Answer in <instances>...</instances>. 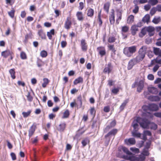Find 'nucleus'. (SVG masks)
Masks as SVG:
<instances>
[{"instance_id":"f257e3e1","label":"nucleus","mask_w":161,"mask_h":161,"mask_svg":"<svg viewBox=\"0 0 161 161\" xmlns=\"http://www.w3.org/2000/svg\"><path fill=\"white\" fill-rule=\"evenodd\" d=\"M137 47L132 46L125 47L123 50V53L127 57H130L136 51Z\"/></svg>"},{"instance_id":"f03ea898","label":"nucleus","mask_w":161,"mask_h":161,"mask_svg":"<svg viewBox=\"0 0 161 161\" xmlns=\"http://www.w3.org/2000/svg\"><path fill=\"white\" fill-rule=\"evenodd\" d=\"M136 121L138 122L140 126L144 129L147 128L150 124V121L145 118L137 117L136 118Z\"/></svg>"},{"instance_id":"7ed1b4c3","label":"nucleus","mask_w":161,"mask_h":161,"mask_svg":"<svg viewBox=\"0 0 161 161\" xmlns=\"http://www.w3.org/2000/svg\"><path fill=\"white\" fill-rule=\"evenodd\" d=\"M113 69V66L110 63H108L107 65H106L104 68L103 72L105 73H108L109 74L111 71Z\"/></svg>"},{"instance_id":"20e7f679","label":"nucleus","mask_w":161,"mask_h":161,"mask_svg":"<svg viewBox=\"0 0 161 161\" xmlns=\"http://www.w3.org/2000/svg\"><path fill=\"white\" fill-rule=\"evenodd\" d=\"M138 63L135 60L134 58H133L130 60L129 61L128 66L127 69L128 70H130L131 69L133 66L136 64Z\"/></svg>"},{"instance_id":"39448f33","label":"nucleus","mask_w":161,"mask_h":161,"mask_svg":"<svg viewBox=\"0 0 161 161\" xmlns=\"http://www.w3.org/2000/svg\"><path fill=\"white\" fill-rule=\"evenodd\" d=\"M144 81L143 80H141L139 82H137V91L139 92H141L144 86Z\"/></svg>"},{"instance_id":"423d86ee","label":"nucleus","mask_w":161,"mask_h":161,"mask_svg":"<svg viewBox=\"0 0 161 161\" xmlns=\"http://www.w3.org/2000/svg\"><path fill=\"white\" fill-rule=\"evenodd\" d=\"M80 46L83 51H86L87 50L88 46L85 39H82L81 40Z\"/></svg>"},{"instance_id":"0eeeda50","label":"nucleus","mask_w":161,"mask_h":161,"mask_svg":"<svg viewBox=\"0 0 161 161\" xmlns=\"http://www.w3.org/2000/svg\"><path fill=\"white\" fill-rule=\"evenodd\" d=\"M147 49V47L146 46L142 47L139 50V54L142 57H145L146 52Z\"/></svg>"},{"instance_id":"6e6552de","label":"nucleus","mask_w":161,"mask_h":161,"mask_svg":"<svg viewBox=\"0 0 161 161\" xmlns=\"http://www.w3.org/2000/svg\"><path fill=\"white\" fill-rule=\"evenodd\" d=\"M70 20L71 18L70 17H67L64 24V28L67 30L69 29L70 28L72 24Z\"/></svg>"},{"instance_id":"1a4fd4ad","label":"nucleus","mask_w":161,"mask_h":161,"mask_svg":"<svg viewBox=\"0 0 161 161\" xmlns=\"http://www.w3.org/2000/svg\"><path fill=\"white\" fill-rule=\"evenodd\" d=\"M118 130L116 129H113L110 131L105 136V138L108 137L110 139L112 136H114L117 132Z\"/></svg>"},{"instance_id":"9d476101","label":"nucleus","mask_w":161,"mask_h":161,"mask_svg":"<svg viewBox=\"0 0 161 161\" xmlns=\"http://www.w3.org/2000/svg\"><path fill=\"white\" fill-rule=\"evenodd\" d=\"M146 27L147 32H148L149 36H153L154 34L155 29L154 27L152 26H149Z\"/></svg>"},{"instance_id":"9b49d317","label":"nucleus","mask_w":161,"mask_h":161,"mask_svg":"<svg viewBox=\"0 0 161 161\" xmlns=\"http://www.w3.org/2000/svg\"><path fill=\"white\" fill-rule=\"evenodd\" d=\"M148 109L152 111H157L158 109V105L154 103H151L149 104L148 106Z\"/></svg>"},{"instance_id":"f8f14e48","label":"nucleus","mask_w":161,"mask_h":161,"mask_svg":"<svg viewBox=\"0 0 161 161\" xmlns=\"http://www.w3.org/2000/svg\"><path fill=\"white\" fill-rule=\"evenodd\" d=\"M122 150L125 153L128 155H129V156L128 157H127L126 159H130L131 157H132L133 154L132 153L130 152L127 148L125 147H122Z\"/></svg>"},{"instance_id":"ddd939ff","label":"nucleus","mask_w":161,"mask_h":161,"mask_svg":"<svg viewBox=\"0 0 161 161\" xmlns=\"http://www.w3.org/2000/svg\"><path fill=\"white\" fill-rule=\"evenodd\" d=\"M109 19L111 25L114 23L115 21L114 11L113 9L111 10V14L109 16Z\"/></svg>"},{"instance_id":"4468645a","label":"nucleus","mask_w":161,"mask_h":161,"mask_svg":"<svg viewBox=\"0 0 161 161\" xmlns=\"http://www.w3.org/2000/svg\"><path fill=\"white\" fill-rule=\"evenodd\" d=\"M117 18L116 20V23L117 24H119V21L121 20L122 18V12L121 10L119 9H117Z\"/></svg>"},{"instance_id":"2eb2a0df","label":"nucleus","mask_w":161,"mask_h":161,"mask_svg":"<svg viewBox=\"0 0 161 161\" xmlns=\"http://www.w3.org/2000/svg\"><path fill=\"white\" fill-rule=\"evenodd\" d=\"M36 128V125L33 124L30 128L29 130V136L30 138L34 134Z\"/></svg>"},{"instance_id":"dca6fc26","label":"nucleus","mask_w":161,"mask_h":161,"mask_svg":"<svg viewBox=\"0 0 161 161\" xmlns=\"http://www.w3.org/2000/svg\"><path fill=\"white\" fill-rule=\"evenodd\" d=\"M116 124V122L115 120L112 121L109 125L107 126L104 130V132H107L110 128L114 127Z\"/></svg>"},{"instance_id":"f3484780","label":"nucleus","mask_w":161,"mask_h":161,"mask_svg":"<svg viewBox=\"0 0 161 161\" xmlns=\"http://www.w3.org/2000/svg\"><path fill=\"white\" fill-rule=\"evenodd\" d=\"M148 91L149 92L153 94H156L158 93L157 89L154 87H148Z\"/></svg>"},{"instance_id":"a211bd4d","label":"nucleus","mask_w":161,"mask_h":161,"mask_svg":"<svg viewBox=\"0 0 161 161\" xmlns=\"http://www.w3.org/2000/svg\"><path fill=\"white\" fill-rule=\"evenodd\" d=\"M125 142L128 145H133L135 144L136 141L134 138H130L128 139L125 140Z\"/></svg>"},{"instance_id":"6ab92c4d","label":"nucleus","mask_w":161,"mask_h":161,"mask_svg":"<svg viewBox=\"0 0 161 161\" xmlns=\"http://www.w3.org/2000/svg\"><path fill=\"white\" fill-rule=\"evenodd\" d=\"M97 50L99 54L103 56L106 54V51L104 47H98L97 48Z\"/></svg>"},{"instance_id":"aec40b11","label":"nucleus","mask_w":161,"mask_h":161,"mask_svg":"<svg viewBox=\"0 0 161 161\" xmlns=\"http://www.w3.org/2000/svg\"><path fill=\"white\" fill-rule=\"evenodd\" d=\"M138 31L137 26L136 25H133L131 29V33L132 35L134 36L136 33V31Z\"/></svg>"},{"instance_id":"412c9836","label":"nucleus","mask_w":161,"mask_h":161,"mask_svg":"<svg viewBox=\"0 0 161 161\" xmlns=\"http://www.w3.org/2000/svg\"><path fill=\"white\" fill-rule=\"evenodd\" d=\"M82 105V97L81 96H79L77 97V100L76 105L78 108H80Z\"/></svg>"},{"instance_id":"4be33fe9","label":"nucleus","mask_w":161,"mask_h":161,"mask_svg":"<svg viewBox=\"0 0 161 161\" xmlns=\"http://www.w3.org/2000/svg\"><path fill=\"white\" fill-rule=\"evenodd\" d=\"M149 99L152 101L157 102L160 100L159 97L157 96H151L149 97Z\"/></svg>"},{"instance_id":"5701e85b","label":"nucleus","mask_w":161,"mask_h":161,"mask_svg":"<svg viewBox=\"0 0 161 161\" xmlns=\"http://www.w3.org/2000/svg\"><path fill=\"white\" fill-rule=\"evenodd\" d=\"M138 122L136 120H134L132 123V125L134 128V130L137 131L139 129Z\"/></svg>"},{"instance_id":"b1692460","label":"nucleus","mask_w":161,"mask_h":161,"mask_svg":"<svg viewBox=\"0 0 161 161\" xmlns=\"http://www.w3.org/2000/svg\"><path fill=\"white\" fill-rule=\"evenodd\" d=\"M150 19V15L148 14H146L142 18V21L144 23H148L149 22Z\"/></svg>"},{"instance_id":"393cba45","label":"nucleus","mask_w":161,"mask_h":161,"mask_svg":"<svg viewBox=\"0 0 161 161\" xmlns=\"http://www.w3.org/2000/svg\"><path fill=\"white\" fill-rule=\"evenodd\" d=\"M11 54V52L9 50H6L2 52L1 55L4 58H6Z\"/></svg>"},{"instance_id":"a878e982","label":"nucleus","mask_w":161,"mask_h":161,"mask_svg":"<svg viewBox=\"0 0 161 161\" xmlns=\"http://www.w3.org/2000/svg\"><path fill=\"white\" fill-rule=\"evenodd\" d=\"M147 31V30L146 27L143 28L141 30L140 33L139 34V36L140 37H142L146 35Z\"/></svg>"},{"instance_id":"bb28decb","label":"nucleus","mask_w":161,"mask_h":161,"mask_svg":"<svg viewBox=\"0 0 161 161\" xmlns=\"http://www.w3.org/2000/svg\"><path fill=\"white\" fill-rule=\"evenodd\" d=\"M66 124L65 123H63L60 124L59 125L58 130L60 131H63L65 129Z\"/></svg>"},{"instance_id":"cd10ccee","label":"nucleus","mask_w":161,"mask_h":161,"mask_svg":"<svg viewBox=\"0 0 161 161\" xmlns=\"http://www.w3.org/2000/svg\"><path fill=\"white\" fill-rule=\"evenodd\" d=\"M38 35L42 39H45L46 37L45 34L43 32L42 30H39L38 31Z\"/></svg>"},{"instance_id":"c85d7f7f","label":"nucleus","mask_w":161,"mask_h":161,"mask_svg":"<svg viewBox=\"0 0 161 161\" xmlns=\"http://www.w3.org/2000/svg\"><path fill=\"white\" fill-rule=\"evenodd\" d=\"M128 99H126V100L124 101L123 103L120 106L119 108L121 110H122L124 109L125 106H126L127 103H128Z\"/></svg>"},{"instance_id":"c756f323","label":"nucleus","mask_w":161,"mask_h":161,"mask_svg":"<svg viewBox=\"0 0 161 161\" xmlns=\"http://www.w3.org/2000/svg\"><path fill=\"white\" fill-rule=\"evenodd\" d=\"M54 34V30L53 29H52L49 32H47V35L49 39L51 40L52 38V35Z\"/></svg>"},{"instance_id":"7c9ffc66","label":"nucleus","mask_w":161,"mask_h":161,"mask_svg":"<svg viewBox=\"0 0 161 161\" xmlns=\"http://www.w3.org/2000/svg\"><path fill=\"white\" fill-rule=\"evenodd\" d=\"M14 69H12L9 70V73L11 75V77L13 79H15V71Z\"/></svg>"},{"instance_id":"2f4dec72","label":"nucleus","mask_w":161,"mask_h":161,"mask_svg":"<svg viewBox=\"0 0 161 161\" xmlns=\"http://www.w3.org/2000/svg\"><path fill=\"white\" fill-rule=\"evenodd\" d=\"M146 157L142 153L139 155L138 157H136V160L139 161H143L145 159Z\"/></svg>"},{"instance_id":"473e14b6","label":"nucleus","mask_w":161,"mask_h":161,"mask_svg":"<svg viewBox=\"0 0 161 161\" xmlns=\"http://www.w3.org/2000/svg\"><path fill=\"white\" fill-rule=\"evenodd\" d=\"M109 6L110 3L108 2L104 4L103 8L107 13H108L109 12Z\"/></svg>"},{"instance_id":"72a5a7b5","label":"nucleus","mask_w":161,"mask_h":161,"mask_svg":"<svg viewBox=\"0 0 161 161\" xmlns=\"http://www.w3.org/2000/svg\"><path fill=\"white\" fill-rule=\"evenodd\" d=\"M94 14V11L93 9L90 8L87 10V15L88 16L92 17Z\"/></svg>"},{"instance_id":"f704fd0d","label":"nucleus","mask_w":161,"mask_h":161,"mask_svg":"<svg viewBox=\"0 0 161 161\" xmlns=\"http://www.w3.org/2000/svg\"><path fill=\"white\" fill-rule=\"evenodd\" d=\"M83 81V78L81 77H79L75 80L74 81V84L75 85H76L78 83H82Z\"/></svg>"},{"instance_id":"c9c22d12","label":"nucleus","mask_w":161,"mask_h":161,"mask_svg":"<svg viewBox=\"0 0 161 161\" xmlns=\"http://www.w3.org/2000/svg\"><path fill=\"white\" fill-rule=\"evenodd\" d=\"M76 16L78 20H82L83 19L82 13L81 12H78L76 14Z\"/></svg>"},{"instance_id":"e433bc0d","label":"nucleus","mask_w":161,"mask_h":161,"mask_svg":"<svg viewBox=\"0 0 161 161\" xmlns=\"http://www.w3.org/2000/svg\"><path fill=\"white\" fill-rule=\"evenodd\" d=\"M134 17L132 15H130L129 16L127 20V22L128 23L130 24L132 23L134 21Z\"/></svg>"},{"instance_id":"4c0bfd02","label":"nucleus","mask_w":161,"mask_h":161,"mask_svg":"<svg viewBox=\"0 0 161 161\" xmlns=\"http://www.w3.org/2000/svg\"><path fill=\"white\" fill-rule=\"evenodd\" d=\"M137 131L133 130L132 132V135L134 137H140L141 136V134L139 133H138L136 132Z\"/></svg>"},{"instance_id":"58836bf2","label":"nucleus","mask_w":161,"mask_h":161,"mask_svg":"<svg viewBox=\"0 0 161 161\" xmlns=\"http://www.w3.org/2000/svg\"><path fill=\"white\" fill-rule=\"evenodd\" d=\"M137 63L142 61L144 58L140 55L138 54L136 58H134Z\"/></svg>"},{"instance_id":"ea45409f","label":"nucleus","mask_w":161,"mask_h":161,"mask_svg":"<svg viewBox=\"0 0 161 161\" xmlns=\"http://www.w3.org/2000/svg\"><path fill=\"white\" fill-rule=\"evenodd\" d=\"M43 83L42 84V86L43 88L45 87L49 83V80L48 79L45 78L43 79Z\"/></svg>"},{"instance_id":"a19ab883","label":"nucleus","mask_w":161,"mask_h":161,"mask_svg":"<svg viewBox=\"0 0 161 161\" xmlns=\"http://www.w3.org/2000/svg\"><path fill=\"white\" fill-rule=\"evenodd\" d=\"M148 2L152 6H154L158 3V0H149Z\"/></svg>"},{"instance_id":"79ce46f5","label":"nucleus","mask_w":161,"mask_h":161,"mask_svg":"<svg viewBox=\"0 0 161 161\" xmlns=\"http://www.w3.org/2000/svg\"><path fill=\"white\" fill-rule=\"evenodd\" d=\"M89 140L88 138H86L83 140L82 142L81 143L83 147L85 146L87 143H89Z\"/></svg>"},{"instance_id":"37998d69","label":"nucleus","mask_w":161,"mask_h":161,"mask_svg":"<svg viewBox=\"0 0 161 161\" xmlns=\"http://www.w3.org/2000/svg\"><path fill=\"white\" fill-rule=\"evenodd\" d=\"M160 49L159 48L153 47V53L155 55L159 56Z\"/></svg>"},{"instance_id":"c03bdc74","label":"nucleus","mask_w":161,"mask_h":161,"mask_svg":"<svg viewBox=\"0 0 161 161\" xmlns=\"http://www.w3.org/2000/svg\"><path fill=\"white\" fill-rule=\"evenodd\" d=\"M31 112V111L30 110H28L27 112H23L22 113V114L24 118H26L28 117L30 114Z\"/></svg>"},{"instance_id":"a18cd8bd","label":"nucleus","mask_w":161,"mask_h":161,"mask_svg":"<svg viewBox=\"0 0 161 161\" xmlns=\"http://www.w3.org/2000/svg\"><path fill=\"white\" fill-rule=\"evenodd\" d=\"M27 97V99L28 101L29 102H31L33 100V97L31 95V93L30 92H28V94L26 96Z\"/></svg>"},{"instance_id":"49530a36","label":"nucleus","mask_w":161,"mask_h":161,"mask_svg":"<svg viewBox=\"0 0 161 161\" xmlns=\"http://www.w3.org/2000/svg\"><path fill=\"white\" fill-rule=\"evenodd\" d=\"M20 57L22 59L24 60L27 58V56L25 53L23 51L21 52L20 54Z\"/></svg>"},{"instance_id":"de8ad7c7","label":"nucleus","mask_w":161,"mask_h":161,"mask_svg":"<svg viewBox=\"0 0 161 161\" xmlns=\"http://www.w3.org/2000/svg\"><path fill=\"white\" fill-rule=\"evenodd\" d=\"M129 28L127 26H124L122 27V32L124 33L127 32L128 31Z\"/></svg>"},{"instance_id":"09e8293b","label":"nucleus","mask_w":161,"mask_h":161,"mask_svg":"<svg viewBox=\"0 0 161 161\" xmlns=\"http://www.w3.org/2000/svg\"><path fill=\"white\" fill-rule=\"evenodd\" d=\"M15 0H6V3L10 5H13L15 2Z\"/></svg>"},{"instance_id":"8fccbe9b","label":"nucleus","mask_w":161,"mask_h":161,"mask_svg":"<svg viewBox=\"0 0 161 161\" xmlns=\"http://www.w3.org/2000/svg\"><path fill=\"white\" fill-rule=\"evenodd\" d=\"M151 125L150 128L151 129L155 130L157 129L158 126L156 124L154 123H151Z\"/></svg>"},{"instance_id":"3c124183","label":"nucleus","mask_w":161,"mask_h":161,"mask_svg":"<svg viewBox=\"0 0 161 161\" xmlns=\"http://www.w3.org/2000/svg\"><path fill=\"white\" fill-rule=\"evenodd\" d=\"M14 10L13 9L10 12H8V14L11 18H13L14 16Z\"/></svg>"},{"instance_id":"603ef678","label":"nucleus","mask_w":161,"mask_h":161,"mask_svg":"<svg viewBox=\"0 0 161 161\" xmlns=\"http://www.w3.org/2000/svg\"><path fill=\"white\" fill-rule=\"evenodd\" d=\"M160 17L158 18H154L152 22L155 24H157L160 22Z\"/></svg>"},{"instance_id":"864d4df0","label":"nucleus","mask_w":161,"mask_h":161,"mask_svg":"<svg viewBox=\"0 0 161 161\" xmlns=\"http://www.w3.org/2000/svg\"><path fill=\"white\" fill-rule=\"evenodd\" d=\"M69 115V112L68 110H66L64 113L63 118H67Z\"/></svg>"},{"instance_id":"5fc2aeb1","label":"nucleus","mask_w":161,"mask_h":161,"mask_svg":"<svg viewBox=\"0 0 161 161\" xmlns=\"http://www.w3.org/2000/svg\"><path fill=\"white\" fill-rule=\"evenodd\" d=\"M41 56L43 58L45 57L47 55V52L45 50L42 51L40 53Z\"/></svg>"},{"instance_id":"6e6d98bb","label":"nucleus","mask_w":161,"mask_h":161,"mask_svg":"<svg viewBox=\"0 0 161 161\" xmlns=\"http://www.w3.org/2000/svg\"><path fill=\"white\" fill-rule=\"evenodd\" d=\"M151 144V141H149L147 142L145 147V148L148 149L150 148Z\"/></svg>"},{"instance_id":"4d7b16f0","label":"nucleus","mask_w":161,"mask_h":161,"mask_svg":"<svg viewBox=\"0 0 161 161\" xmlns=\"http://www.w3.org/2000/svg\"><path fill=\"white\" fill-rule=\"evenodd\" d=\"M130 149L132 151L136 153H137L139 152V150L138 148L135 147H130Z\"/></svg>"},{"instance_id":"13d9d810","label":"nucleus","mask_w":161,"mask_h":161,"mask_svg":"<svg viewBox=\"0 0 161 161\" xmlns=\"http://www.w3.org/2000/svg\"><path fill=\"white\" fill-rule=\"evenodd\" d=\"M98 21L99 22V25L100 26H101L103 22H102V21L101 19V18L100 13L99 14H98Z\"/></svg>"},{"instance_id":"bf43d9fd","label":"nucleus","mask_w":161,"mask_h":161,"mask_svg":"<svg viewBox=\"0 0 161 161\" xmlns=\"http://www.w3.org/2000/svg\"><path fill=\"white\" fill-rule=\"evenodd\" d=\"M157 11L155 7L153 8L150 10V14L153 15L155 14L156 12Z\"/></svg>"},{"instance_id":"052dcab7","label":"nucleus","mask_w":161,"mask_h":161,"mask_svg":"<svg viewBox=\"0 0 161 161\" xmlns=\"http://www.w3.org/2000/svg\"><path fill=\"white\" fill-rule=\"evenodd\" d=\"M108 47L110 50H111L113 53H114L116 51L113 45H109Z\"/></svg>"},{"instance_id":"680f3d73","label":"nucleus","mask_w":161,"mask_h":161,"mask_svg":"<svg viewBox=\"0 0 161 161\" xmlns=\"http://www.w3.org/2000/svg\"><path fill=\"white\" fill-rule=\"evenodd\" d=\"M141 153L144 155V156H145V157L146 156H148L149 154V153L148 151L146 150H145V149L143 150L142 152Z\"/></svg>"},{"instance_id":"e2e57ef3","label":"nucleus","mask_w":161,"mask_h":161,"mask_svg":"<svg viewBox=\"0 0 161 161\" xmlns=\"http://www.w3.org/2000/svg\"><path fill=\"white\" fill-rule=\"evenodd\" d=\"M119 91V88H114L112 90V92L114 94H117Z\"/></svg>"},{"instance_id":"0e129e2a","label":"nucleus","mask_w":161,"mask_h":161,"mask_svg":"<svg viewBox=\"0 0 161 161\" xmlns=\"http://www.w3.org/2000/svg\"><path fill=\"white\" fill-rule=\"evenodd\" d=\"M115 38L114 37H110L108 38V42L110 43H113L115 41Z\"/></svg>"},{"instance_id":"69168bd1","label":"nucleus","mask_w":161,"mask_h":161,"mask_svg":"<svg viewBox=\"0 0 161 161\" xmlns=\"http://www.w3.org/2000/svg\"><path fill=\"white\" fill-rule=\"evenodd\" d=\"M104 112L106 113L109 112L110 111V107L108 106H106L104 107L103 109Z\"/></svg>"},{"instance_id":"338daca9","label":"nucleus","mask_w":161,"mask_h":161,"mask_svg":"<svg viewBox=\"0 0 161 161\" xmlns=\"http://www.w3.org/2000/svg\"><path fill=\"white\" fill-rule=\"evenodd\" d=\"M143 133L146 135V136H151L152 135V133L151 131L148 130L144 131Z\"/></svg>"},{"instance_id":"774afa93","label":"nucleus","mask_w":161,"mask_h":161,"mask_svg":"<svg viewBox=\"0 0 161 161\" xmlns=\"http://www.w3.org/2000/svg\"><path fill=\"white\" fill-rule=\"evenodd\" d=\"M147 78L149 80H154V76L152 74H149L147 76Z\"/></svg>"}]
</instances>
